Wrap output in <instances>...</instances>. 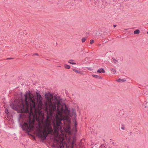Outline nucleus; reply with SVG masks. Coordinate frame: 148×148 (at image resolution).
<instances>
[{
    "label": "nucleus",
    "mask_w": 148,
    "mask_h": 148,
    "mask_svg": "<svg viewBox=\"0 0 148 148\" xmlns=\"http://www.w3.org/2000/svg\"><path fill=\"white\" fill-rule=\"evenodd\" d=\"M60 97L58 95H55L53 96L52 100L55 101L54 102L50 101L49 104V106L50 108L52 110L54 111L56 108V125L54 124V127L58 129H61V125L62 124L61 121L66 120L68 122L70 121V117L67 115H63L62 114V113L66 114H69L70 112V110L68 109V108L65 104L63 105H61L60 103Z\"/></svg>",
    "instance_id": "nucleus-1"
},
{
    "label": "nucleus",
    "mask_w": 148,
    "mask_h": 148,
    "mask_svg": "<svg viewBox=\"0 0 148 148\" xmlns=\"http://www.w3.org/2000/svg\"><path fill=\"white\" fill-rule=\"evenodd\" d=\"M42 129L40 130L37 133V135L40 138L43 140L46 139V137L49 134H51L53 132V130L49 122L46 121L43 123L42 121Z\"/></svg>",
    "instance_id": "nucleus-2"
},
{
    "label": "nucleus",
    "mask_w": 148,
    "mask_h": 148,
    "mask_svg": "<svg viewBox=\"0 0 148 148\" xmlns=\"http://www.w3.org/2000/svg\"><path fill=\"white\" fill-rule=\"evenodd\" d=\"M28 96L27 95V94H24L25 101V104L27 107L30 106L31 108H34L35 110H36V103L35 100L33 96H31L29 91L28 93Z\"/></svg>",
    "instance_id": "nucleus-3"
},
{
    "label": "nucleus",
    "mask_w": 148,
    "mask_h": 148,
    "mask_svg": "<svg viewBox=\"0 0 148 148\" xmlns=\"http://www.w3.org/2000/svg\"><path fill=\"white\" fill-rule=\"evenodd\" d=\"M34 124V120L33 119L31 122L30 119H29V122H25L23 124L20 123V125L22 130L27 132H29L33 129Z\"/></svg>",
    "instance_id": "nucleus-4"
},
{
    "label": "nucleus",
    "mask_w": 148,
    "mask_h": 148,
    "mask_svg": "<svg viewBox=\"0 0 148 148\" xmlns=\"http://www.w3.org/2000/svg\"><path fill=\"white\" fill-rule=\"evenodd\" d=\"M62 141L63 140L60 142L58 140H57L56 143L53 144V146L57 148H64V146L63 145Z\"/></svg>",
    "instance_id": "nucleus-5"
},
{
    "label": "nucleus",
    "mask_w": 148,
    "mask_h": 148,
    "mask_svg": "<svg viewBox=\"0 0 148 148\" xmlns=\"http://www.w3.org/2000/svg\"><path fill=\"white\" fill-rule=\"evenodd\" d=\"M45 96L47 100L49 101V103L50 104V101H51V99L53 98V95L49 93L46 94Z\"/></svg>",
    "instance_id": "nucleus-6"
},
{
    "label": "nucleus",
    "mask_w": 148,
    "mask_h": 148,
    "mask_svg": "<svg viewBox=\"0 0 148 148\" xmlns=\"http://www.w3.org/2000/svg\"><path fill=\"white\" fill-rule=\"evenodd\" d=\"M15 103V101H14L12 103H11L10 106L13 109L16 110L18 108V107H19V105H18V104H16Z\"/></svg>",
    "instance_id": "nucleus-7"
},
{
    "label": "nucleus",
    "mask_w": 148,
    "mask_h": 148,
    "mask_svg": "<svg viewBox=\"0 0 148 148\" xmlns=\"http://www.w3.org/2000/svg\"><path fill=\"white\" fill-rule=\"evenodd\" d=\"M70 127L69 125H68L64 129V130L65 132L68 133H70Z\"/></svg>",
    "instance_id": "nucleus-8"
},
{
    "label": "nucleus",
    "mask_w": 148,
    "mask_h": 148,
    "mask_svg": "<svg viewBox=\"0 0 148 148\" xmlns=\"http://www.w3.org/2000/svg\"><path fill=\"white\" fill-rule=\"evenodd\" d=\"M97 72L99 73H104L105 72V71L104 70V69L103 68H101L100 69L98 70L97 71Z\"/></svg>",
    "instance_id": "nucleus-9"
},
{
    "label": "nucleus",
    "mask_w": 148,
    "mask_h": 148,
    "mask_svg": "<svg viewBox=\"0 0 148 148\" xmlns=\"http://www.w3.org/2000/svg\"><path fill=\"white\" fill-rule=\"evenodd\" d=\"M22 105L21 107V110L22 112H23L24 111V104L23 103V100L22 99Z\"/></svg>",
    "instance_id": "nucleus-10"
},
{
    "label": "nucleus",
    "mask_w": 148,
    "mask_h": 148,
    "mask_svg": "<svg viewBox=\"0 0 148 148\" xmlns=\"http://www.w3.org/2000/svg\"><path fill=\"white\" fill-rule=\"evenodd\" d=\"M38 107H41L42 105V101L41 99L38 100Z\"/></svg>",
    "instance_id": "nucleus-11"
},
{
    "label": "nucleus",
    "mask_w": 148,
    "mask_h": 148,
    "mask_svg": "<svg viewBox=\"0 0 148 148\" xmlns=\"http://www.w3.org/2000/svg\"><path fill=\"white\" fill-rule=\"evenodd\" d=\"M72 115H73L75 117H76V111L73 108H72Z\"/></svg>",
    "instance_id": "nucleus-12"
},
{
    "label": "nucleus",
    "mask_w": 148,
    "mask_h": 148,
    "mask_svg": "<svg viewBox=\"0 0 148 148\" xmlns=\"http://www.w3.org/2000/svg\"><path fill=\"white\" fill-rule=\"evenodd\" d=\"M92 76L93 77L96 78H97L99 79H101L102 78V77L101 76H100L96 75H92Z\"/></svg>",
    "instance_id": "nucleus-13"
},
{
    "label": "nucleus",
    "mask_w": 148,
    "mask_h": 148,
    "mask_svg": "<svg viewBox=\"0 0 148 148\" xmlns=\"http://www.w3.org/2000/svg\"><path fill=\"white\" fill-rule=\"evenodd\" d=\"M126 81V80L125 79H121V78L119 79L116 80V81L117 82H125Z\"/></svg>",
    "instance_id": "nucleus-14"
},
{
    "label": "nucleus",
    "mask_w": 148,
    "mask_h": 148,
    "mask_svg": "<svg viewBox=\"0 0 148 148\" xmlns=\"http://www.w3.org/2000/svg\"><path fill=\"white\" fill-rule=\"evenodd\" d=\"M75 143V141L74 139L73 141H72L71 144V148H73L74 145Z\"/></svg>",
    "instance_id": "nucleus-15"
},
{
    "label": "nucleus",
    "mask_w": 148,
    "mask_h": 148,
    "mask_svg": "<svg viewBox=\"0 0 148 148\" xmlns=\"http://www.w3.org/2000/svg\"><path fill=\"white\" fill-rule=\"evenodd\" d=\"M37 95V100L41 99V96L40 94L38 95V93L36 92Z\"/></svg>",
    "instance_id": "nucleus-16"
},
{
    "label": "nucleus",
    "mask_w": 148,
    "mask_h": 148,
    "mask_svg": "<svg viewBox=\"0 0 148 148\" xmlns=\"http://www.w3.org/2000/svg\"><path fill=\"white\" fill-rule=\"evenodd\" d=\"M73 71L79 74L81 72L80 71H78L75 69H73Z\"/></svg>",
    "instance_id": "nucleus-17"
},
{
    "label": "nucleus",
    "mask_w": 148,
    "mask_h": 148,
    "mask_svg": "<svg viewBox=\"0 0 148 148\" xmlns=\"http://www.w3.org/2000/svg\"><path fill=\"white\" fill-rule=\"evenodd\" d=\"M140 31L138 29H136L134 32V34H138L139 33Z\"/></svg>",
    "instance_id": "nucleus-18"
},
{
    "label": "nucleus",
    "mask_w": 148,
    "mask_h": 148,
    "mask_svg": "<svg viewBox=\"0 0 148 148\" xmlns=\"http://www.w3.org/2000/svg\"><path fill=\"white\" fill-rule=\"evenodd\" d=\"M64 67L67 69H69L70 68V66L69 65L67 64H65L64 66Z\"/></svg>",
    "instance_id": "nucleus-19"
},
{
    "label": "nucleus",
    "mask_w": 148,
    "mask_h": 148,
    "mask_svg": "<svg viewBox=\"0 0 148 148\" xmlns=\"http://www.w3.org/2000/svg\"><path fill=\"white\" fill-rule=\"evenodd\" d=\"M73 61V60H71L69 61L68 63H70L72 64H76V63H75L74 62H71V61Z\"/></svg>",
    "instance_id": "nucleus-20"
},
{
    "label": "nucleus",
    "mask_w": 148,
    "mask_h": 148,
    "mask_svg": "<svg viewBox=\"0 0 148 148\" xmlns=\"http://www.w3.org/2000/svg\"><path fill=\"white\" fill-rule=\"evenodd\" d=\"M113 62L114 63L116 64V63L118 62V61L117 60L115 59L114 58L113 59Z\"/></svg>",
    "instance_id": "nucleus-21"
},
{
    "label": "nucleus",
    "mask_w": 148,
    "mask_h": 148,
    "mask_svg": "<svg viewBox=\"0 0 148 148\" xmlns=\"http://www.w3.org/2000/svg\"><path fill=\"white\" fill-rule=\"evenodd\" d=\"M37 120L38 121V125H39V126L40 127V125H41V124H40V119H37Z\"/></svg>",
    "instance_id": "nucleus-22"
},
{
    "label": "nucleus",
    "mask_w": 148,
    "mask_h": 148,
    "mask_svg": "<svg viewBox=\"0 0 148 148\" xmlns=\"http://www.w3.org/2000/svg\"><path fill=\"white\" fill-rule=\"evenodd\" d=\"M111 70L112 72H113V73L115 74L116 72V70L114 69H112Z\"/></svg>",
    "instance_id": "nucleus-23"
},
{
    "label": "nucleus",
    "mask_w": 148,
    "mask_h": 148,
    "mask_svg": "<svg viewBox=\"0 0 148 148\" xmlns=\"http://www.w3.org/2000/svg\"><path fill=\"white\" fill-rule=\"evenodd\" d=\"M86 38H83L82 39V42H84L86 41Z\"/></svg>",
    "instance_id": "nucleus-24"
},
{
    "label": "nucleus",
    "mask_w": 148,
    "mask_h": 148,
    "mask_svg": "<svg viewBox=\"0 0 148 148\" xmlns=\"http://www.w3.org/2000/svg\"><path fill=\"white\" fill-rule=\"evenodd\" d=\"M94 41L93 40H90V44H92L93 43H94Z\"/></svg>",
    "instance_id": "nucleus-25"
},
{
    "label": "nucleus",
    "mask_w": 148,
    "mask_h": 148,
    "mask_svg": "<svg viewBox=\"0 0 148 148\" xmlns=\"http://www.w3.org/2000/svg\"><path fill=\"white\" fill-rule=\"evenodd\" d=\"M33 55L34 56H35V55L38 56L39 55H38V54L37 53H35Z\"/></svg>",
    "instance_id": "nucleus-26"
},
{
    "label": "nucleus",
    "mask_w": 148,
    "mask_h": 148,
    "mask_svg": "<svg viewBox=\"0 0 148 148\" xmlns=\"http://www.w3.org/2000/svg\"><path fill=\"white\" fill-rule=\"evenodd\" d=\"M121 128L122 130H124L125 129V128L124 127H121Z\"/></svg>",
    "instance_id": "nucleus-27"
},
{
    "label": "nucleus",
    "mask_w": 148,
    "mask_h": 148,
    "mask_svg": "<svg viewBox=\"0 0 148 148\" xmlns=\"http://www.w3.org/2000/svg\"><path fill=\"white\" fill-rule=\"evenodd\" d=\"M75 127L77 125V122L76 121H75Z\"/></svg>",
    "instance_id": "nucleus-28"
},
{
    "label": "nucleus",
    "mask_w": 148,
    "mask_h": 148,
    "mask_svg": "<svg viewBox=\"0 0 148 148\" xmlns=\"http://www.w3.org/2000/svg\"><path fill=\"white\" fill-rule=\"evenodd\" d=\"M13 58H7L6 59L7 60H8V59H12Z\"/></svg>",
    "instance_id": "nucleus-29"
},
{
    "label": "nucleus",
    "mask_w": 148,
    "mask_h": 148,
    "mask_svg": "<svg viewBox=\"0 0 148 148\" xmlns=\"http://www.w3.org/2000/svg\"><path fill=\"white\" fill-rule=\"evenodd\" d=\"M116 25H113V26H114V27H116Z\"/></svg>",
    "instance_id": "nucleus-30"
},
{
    "label": "nucleus",
    "mask_w": 148,
    "mask_h": 148,
    "mask_svg": "<svg viewBox=\"0 0 148 148\" xmlns=\"http://www.w3.org/2000/svg\"><path fill=\"white\" fill-rule=\"evenodd\" d=\"M7 112L5 111V113H8V110L7 109Z\"/></svg>",
    "instance_id": "nucleus-31"
},
{
    "label": "nucleus",
    "mask_w": 148,
    "mask_h": 148,
    "mask_svg": "<svg viewBox=\"0 0 148 148\" xmlns=\"http://www.w3.org/2000/svg\"><path fill=\"white\" fill-rule=\"evenodd\" d=\"M130 134H132V132H130Z\"/></svg>",
    "instance_id": "nucleus-32"
},
{
    "label": "nucleus",
    "mask_w": 148,
    "mask_h": 148,
    "mask_svg": "<svg viewBox=\"0 0 148 148\" xmlns=\"http://www.w3.org/2000/svg\"><path fill=\"white\" fill-rule=\"evenodd\" d=\"M147 34H148V32H147Z\"/></svg>",
    "instance_id": "nucleus-33"
}]
</instances>
